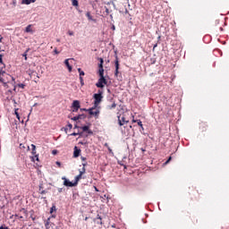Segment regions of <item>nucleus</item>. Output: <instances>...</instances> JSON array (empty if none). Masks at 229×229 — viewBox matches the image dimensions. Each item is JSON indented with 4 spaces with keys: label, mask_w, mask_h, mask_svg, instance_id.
<instances>
[{
    "label": "nucleus",
    "mask_w": 229,
    "mask_h": 229,
    "mask_svg": "<svg viewBox=\"0 0 229 229\" xmlns=\"http://www.w3.org/2000/svg\"><path fill=\"white\" fill-rule=\"evenodd\" d=\"M64 188H58V192H63Z\"/></svg>",
    "instance_id": "c03bdc74"
},
{
    "label": "nucleus",
    "mask_w": 229,
    "mask_h": 229,
    "mask_svg": "<svg viewBox=\"0 0 229 229\" xmlns=\"http://www.w3.org/2000/svg\"><path fill=\"white\" fill-rule=\"evenodd\" d=\"M68 35L70 37H72V35H74V32L72 30H68Z\"/></svg>",
    "instance_id": "cd10ccee"
},
{
    "label": "nucleus",
    "mask_w": 229,
    "mask_h": 229,
    "mask_svg": "<svg viewBox=\"0 0 229 229\" xmlns=\"http://www.w3.org/2000/svg\"><path fill=\"white\" fill-rule=\"evenodd\" d=\"M53 212H56V206L53 205L50 208V214H53Z\"/></svg>",
    "instance_id": "412c9836"
},
{
    "label": "nucleus",
    "mask_w": 229,
    "mask_h": 229,
    "mask_svg": "<svg viewBox=\"0 0 229 229\" xmlns=\"http://www.w3.org/2000/svg\"><path fill=\"white\" fill-rule=\"evenodd\" d=\"M32 149H37V147L34 144H31Z\"/></svg>",
    "instance_id": "37998d69"
},
{
    "label": "nucleus",
    "mask_w": 229,
    "mask_h": 229,
    "mask_svg": "<svg viewBox=\"0 0 229 229\" xmlns=\"http://www.w3.org/2000/svg\"><path fill=\"white\" fill-rule=\"evenodd\" d=\"M3 72H3V70H0V74H3Z\"/></svg>",
    "instance_id": "bf43d9fd"
},
{
    "label": "nucleus",
    "mask_w": 229,
    "mask_h": 229,
    "mask_svg": "<svg viewBox=\"0 0 229 229\" xmlns=\"http://www.w3.org/2000/svg\"><path fill=\"white\" fill-rule=\"evenodd\" d=\"M0 81L1 83H4V79H3V77H0Z\"/></svg>",
    "instance_id": "79ce46f5"
},
{
    "label": "nucleus",
    "mask_w": 229,
    "mask_h": 229,
    "mask_svg": "<svg viewBox=\"0 0 229 229\" xmlns=\"http://www.w3.org/2000/svg\"><path fill=\"white\" fill-rule=\"evenodd\" d=\"M13 4L15 5V4H17V2H16V1H13Z\"/></svg>",
    "instance_id": "5fc2aeb1"
},
{
    "label": "nucleus",
    "mask_w": 229,
    "mask_h": 229,
    "mask_svg": "<svg viewBox=\"0 0 229 229\" xmlns=\"http://www.w3.org/2000/svg\"><path fill=\"white\" fill-rule=\"evenodd\" d=\"M96 106H93V107L88 109L87 111L89 112V115H94L95 117H99V110L96 109Z\"/></svg>",
    "instance_id": "7ed1b4c3"
},
{
    "label": "nucleus",
    "mask_w": 229,
    "mask_h": 229,
    "mask_svg": "<svg viewBox=\"0 0 229 229\" xmlns=\"http://www.w3.org/2000/svg\"><path fill=\"white\" fill-rule=\"evenodd\" d=\"M18 87L20 89H24L26 87V85H24L23 83H20V84H18Z\"/></svg>",
    "instance_id": "bb28decb"
},
{
    "label": "nucleus",
    "mask_w": 229,
    "mask_h": 229,
    "mask_svg": "<svg viewBox=\"0 0 229 229\" xmlns=\"http://www.w3.org/2000/svg\"><path fill=\"white\" fill-rule=\"evenodd\" d=\"M87 219H89L88 217L85 218V221H87Z\"/></svg>",
    "instance_id": "774afa93"
},
{
    "label": "nucleus",
    "mask_w": 229,
    "mask_h": 229,
    "mask_svg": "<svg viewBox=\"0 0 229 229\" xmlns=\"http://www.w3.org/2000/svg\"><path fill=\"white\" fill-rule=\"evenodd\" d=\"M157 44H156V45H154L153 49H155V47H157Z\"/></svg>",
    "instance_id": "052dcab7"
},
{
    "label": "nucleus",
    "mask_w": 229,
    "mask_h": 229,
    "mask_svg": "<svg viewBox=\"0 0 229 229\" xmlns=\"http://www.w3.org/2000/svg\"><path fill=\"white\" fill-rule=\"evenodd\" d=\"M0 42H3V37H0Z\"/></svg>",
    "instance_id": "6e6d98bb"
},
{
    "label": "nucleus",
    "mask_w": 229,
    "mask_h": 229,
    "mask_svg": "<svg viewBox=\"0 0 229 229\" xmlns=\"http://www.w3.org/2000/svg\"><path fill=\"white\" fill-rule=\"evenodd\" d=\"M67 126H68L69 130H72V123H68Z\"/></svg>",
    "instance_id": "473e14b6"
},
{
    "label": "nucleus",
    "mask_w": 229,
    "mask_h": 229,
    "mask_svg": "<svg viewBox=\"0 0 229 229\" xmlns=\"http://www.w3.org/2000/svg\"><path fill=\"white\" fill-rule=\"evenodd\" d=\"M138 126H140V128L144 130V127H142V122L140 120H138Z\"/></svg>",
    "instance_id": "a878e982"
},
{
    "label": "nucleus",
    "mask_w": 229,
    "mask_h": 229,
    "mask_svg": "<svg viewBox=\"0 0 229 229\" xmlns=\"http://www.w3.org/2000/svg\"><path fill=\"white\" fill-rule=\"evenodd\" d=\"M37 0H21V4H31V3H36Z\"/></svg>",
    "instance_id": "ddd939ff"
},
{
    "label": "nucleus",
    "mask_w": 229,
    "mask_h": 229,
    "mask_svg": "<svg viewBox=\"0 0 229 229\" xmlns=\"http://www.w3.org/2000/svg\"><path fill=\"white\" fill-rule=\"evenodd\" d=\"M52 217H56V216H55V215H52Z\"/></svg>",
    "instance_id": "69168bd1"
},
{
    "label": "nucleus",
    "mask_w": 229,
    "mask_h": 229,
    "mask_svg": "<svg viewBox=\"0 0 229 229\" xmlns=\"http://www.w3.org/2000/svg\"><path fill=\"white\" fill-rule=\"evenodd\" d=\"M109 153H111L112 155H114V151H112V148H110V147L107 148Z\"/></svg>",
    "instance_id": "e433bc0d"
},
{
    "label": "nucleus",
    "mask_w": 229,
    "mask_h": 229,
    "mask_svg": "<svg viewBox=\"0 0 229 229\" xmlns=\"http://www.w3.org/2000/svg\"><path fill=\"white\" fill-rule=\"evenodd\" d=\"M98 221H101V220H102L101 216H99V215L97 216L95 221H98Z\"/></svg>",
    "instance_id": "c85d7f7f"
},
{
    "label": "nucleus",
    "mask_w": 229,
    "mask_h": 229,
    "mask_svg": "<svg viewBox=\"0 0 229 229\" xmlns=\"http://www.w3.org/2000/svg\"><path fill=\"white\" fill-rule=\"evenodd\" d=\"M72 108H80V101L79 100H74L72 102Z\"/></svg>",
    "instance_id": "4468645a"
},
{
    "label": "nucleus",
    "mask_w": 229,
    "mask_h": 229,
    "mask_svg": "<svg viewBox=\"0 0 229 229\" xmlns=\"http://www.w3.org/2000/svg\"><path fill=\"white\" fill-rule=\"evenodd\" d=\"M113 30H115V26H113Z\"/></svg>",
    "instance_id": "338daca9"
},
{
    "label": "nucleus",
    "mask_w": 229,
    "mask_h": 229,
    "mask_svg": "<svg viewBox=\"0 0 229 229\" xmlns=\"http://www.w3.org/2000/svg\"><path fill=\"white\" fill-rule=\"evenodd\" d=\"M104 60H103V58H100V64H99V65H101V67H103V64H104Z\"/></svg>",
    "instance_id": "f704fd0d"
},
{
    "label": "nucleus",
    "mask_w": 229,
    "mask_h": 229,
    "mask_svg": "<svg viewBox=\"0 0 229 229\" xmlns=\"http://www.w3.org/2000/svg\"><path fill=\"white\" fill-rule=\"evenodd\" d=\"M54 53H55V55H60V52L56 48H55Z\"/></svg>",
    "instance_id": "72a5a7b5"
},
{
    "label": "nucleus",
    "mask_w": 229,
    "mask_h": 229,
    "mask_svg": "<svg viewBox=\"0 0 229 229\" xmlns=\"http://www.w3.org/2000/svg\"><path fill=\"white\" fill-rule=\"evenodd\" d=\"M26 33H33V30L31 29V25H28L25 29Z\"/></svg>",
    "instance_id": "2eb2a0df"
},
{
    "label": "nucleus",
    "mask_w": 229,
    "mask_h": 229,
    "mask_svg": "<svg viewBox=\"0 0 229 229\" xmlns=\"http://www.w3.org/2000/svg\"><path fill=\"white\" fill-rule=\"evenodd\" d=\"M50 219H51V217L47 218V222L45 224V226H46L47 229L49 228V221H50Z\"/></svg>",
    "instance_id": "5701e85b"
},
{
    "label": "nucleus",
    "mask_w": 229,
    "mask_h": 229,
    "mask_svg": "<svg viewBox=\"0 0 229 229\" xmlns=\"http://www.w3.org/2000/svg\"><path fill=\"white\" fill-rule=\"evenodd\" d=\"M22 218H23V216H19V219H22Z\"/></svg>",
    "instance_id": "680f3d73"
},
{
    "label": "nucleus",
    "mask_w": 229,
    "mask_h": 229,
    "mask_svg": "<svg viewBox=\"0 0 229 229\" xmlns=\"http://www.w3.org/2000/svg\"><path fill=\"white\" fill-rule=\"evenodd\" d=\"M78 128H81V127H80V126H78V125H74V129H75V130L78 129Z\"/></svg>",
    "instance_id": "de8ad7c7"
},
{
    "label": "nucleus",
    "mask_w": 229,
    "mask_h": 229,
    "mask_svg": "<svg viewBox=\"0 0 229 229\" xmlns=\"http://www.w3.org/2000/svg\"><path fill=\"white\" fill-rule=\"evenodd\" d=\"M105 146H106V148H108V143H106Z\"/></svg>",
    "instance_id": "13d9d810"
},
{
    "label": "nucleus",
    "mask_w": 229,
    "mask_h": 229,
    "mask_svg": "<svg viewBox=\"0 0 229 229\" xmlns=\"http://www.w3.org/2000/svg\"><path fill=\"white\" fill-rule=\"evenodd\" d=\"M65 133H67V127L64 128Z\"/></svg>",
    "instance_id": "603ef678"
},
{
    "label": "nucleus",
    "mask_w": 229,
    "mask_h": 229,
    "mask_svg": "<svg viewBox=\"0 0 229 229\" xmlns=\"http://www.w3.org/2000/svg\"><path fill=\"white\" fill-rule=\"evenodd\" d=\"M53 155H56V150L52 151Z\"/></svg>",
    "instance_id": "8fccbe9b"
},
{
    "label": "nucleus",
    "mask_w": 229,
    "mask_h": 229,
    "mask_svg": "<svg viewBox=\"0 0 229 229\" xmlns=\"http://www.w3.org/2000/svg\"><path fill=\"white\" fill-rule=\"evenodd\" d=\"M72 6H78V0H72Z\"/></svg>",
    "instance_id": "b1692460"
},
{
    "label": "nucleus",
    "mask_w": 229,
    "mask_h": 229,
    "mask_svg": "<svg viewBox=\"0 0 229 229\" xmlns=\"http://www.w3.org/2000/svg\"><path fill=\"white\" fill-rule=\"evenodd\" d=\"M86 171H87V169H85V168H81V169L79 170L80 174L77 176H75V182H74L76 183V185H78V181L81 179L83 174H85Z\"/></svg>",
    "instance_id": "39448f33"
},
{
    "label": "nucleus",
    "mask_w": 229,
    "mask_h": 229,
    "mask_svg": "<svg viewBox=\"0 0 229 229\" xmlns=\"http://www.w3.org/2000/svg\"><path fill=\"white\" fill-rule=\"evenodd\" d=\"M72 137H76L77 135H80V136H81V135H83V132H73V133H72V134H70Z\"/></svg>",
    "instance_id": "aec40b11"
},
{
    "label": "nucleus",
    "mask_w": 229,
    "mask_h": 229,
    "mask_svg": "<svg viewBox=\"0 0 229 229\" xmlns=\"http://www.w3.org/2000/svg\"><path fill=\"white\" fill-rule=\"evenodd\" d=\"M81 153V149L78 148L76 146L74 147L73 150V157L74 158H78L80 157V154Z\"/></svg>",
    "instance_id": "0eeeda50"
},
{
    "label": "nucleus",
    "mask_w": 229,
    "mask_h": 229,
    "mask_svg": "<svg viewBox=\"0 0 229 229\" xmlns=\"http://www.w3.org/2000/svg\"><path fill=\"white\" fill-rule=\"evenodd\" d=\"M140 150L144 153V151H146V149L145 148H140Z\"/></svg>",
    "instance_id": "864d4df0"
},
{
    "label": "nucleus",
    "mask_w": 229,
    "mask_h": 229,
    "mask_svg": "<svg viewBox=\"0 0 229 229\" xmlns=\"http://www.w3.org/2000/svg\"><path fill=\"white\" fill-rule=\"evenodd\" d=\"M64 64L68 68L69 72H72V66H71V64H69V59H65Z\"/></svg>",
    "instance_id": "f8f14e48"
},
{
    "label": "nucleus",
    "mask_w": 229,
    "mask_h": 229,
    "mask_svg": "<svg viewBox=\"0 0 229 229\" xmlns=\"http://www.w3.org/2000/svg\"><path fill=\"white\" fill-rule=\"evenodd\" d=\"M81 130H82V131H87L89 135H92V133H94L91 130L89 129V125L81 127Z\"/></svg>",
    "instance_id": "9d476101"
},
{
    "label": "nucleus",
    "mask_w": 229,
    "mask_h": 229,
    "mask_svg": "<svg viewBox=\"0 0 229 229\" xmlns=\"http://www.w3.org/2000/svg\"><path fill=\"white\" fill-rule=\"evenodd\" d=\"M87 165H88V163H87L86 161H84V162L82 163V169H83V168L85 169V167H87Z\"/></svg>",
    "instance_id": "c756f323"
},
{
    "label": "nucleus",
    "mask_w": 229,
    "mask_h": 229,
    "mask_svg": "<svg viewBox=\"0 0 229 229\" xmlns=\"http://www.w3.org/2000/svg\"><path fill=\"white\" fill-rule=\"evenodd\" d=\"M171 160H172V157H169V158L165 162V165H166V164H168L169 162H171Z\"/></svg>",
    "instance_id": "2f4dec72"
},
{
    "label": "nucleus",
    "mask_w": 229,
    "mask_h": 229,
    "mask_svg": "<svg viewBox=\"0 0 229 229\" xmlns=\"http://www.w3.org/2000/svg\"><path fill=\"white\" fill-rule=\"evenodd\" d=\"M111 4H113V6L115 7V4H114V2H112Z\"/></svg>",
    "instance_id": "4d7b16f0"
},
{
    "label": "nucleus",
    "mask_w": 229,
    "mask_h": 229,
    "mask_svg": "<svg viewBox=\"0 0 229 229\" xmlns=\"http://www.w3.org/2000/svg\"><path fill=\"white\" fill-rule=\"evenodd\" d=\"M30 217H31V219H32V221H35V216H30Z\"/></svg>",
    "instance_id": "09e8293b"
},
{
    "label": "nucleus",
    "mask_w": 229,
    "mask_h": 229,
    "mask_svg": "<svg viewBox=\"0 0 229 229\" xmlns=\"http://www.w3.org/2000/svg\"><path fill=\"white\" fill-rule=\"evenodd\" d=\"M56 165H58L59 167L62 165V163H60L59 161L55 162Z\"/></svg>",
    "instance_id": "a19ab883"
},
{
    "label": "nucleus",
    "mask_w": 229,
    "mask_h": 229,
    "mask_svg": "<svg viewBox=\"0 0 229 229\" xmlns=\"http://www.w3.org/2000/svg\"><path fill=\"white\" fill-rule=\"evenodd\" d=\"M81 159L82 160V162H85L87 160V157H81Z\"/></svg>",
    "instance_id": "4c0bfd02"
},
{
    "label": "nucleus",
    "mask_w": 229,
    "mask_h": 229,
    "mask_svg": "<svg viewBox=\"0 0 229 229\" xmlns=\"http://www.w3.org/2000/svg\"><path fill=\"white\" fill-rule=\"evenodd\" d=\"M98 225H103V222L101 220H97Z\"/></svg>",
    "instance_id": "ea45409f"
},
{
    "label": "nucleus",
    "mask_w": 229,
    "mask_h": 229,
    "mask_svg": "<svg viewBox=\"0 0 229 229\" xmlns=\"http://www.w3.org/2000/svg\"><path fill=\"white\" fill-rule=\"evenodd\" d=\"M83 71H81V68H78V72H82Z\"/></svg>",
    "instance_id": "49530a36"
},
{
    "label": "nucleus",
    "mask_w": 229,
    "mask_h": 229,
    "mask_svg": "<svg viewBox=\"0 0 229 229\" xmlns=\"http://www.w3.org/2000/svg\"><path fill=\"white\" fill-rule=\"evenodd\" d=\"M106 13H110V10H108V8H106Z\"/></svg>",
    "instance_id": "a18cd8bd"
},
{
    "label": "nucleus",
    "mask_w": 229,
    "mask_h": 229,
    "mask_svg": "<svg viewBox=\"0 0 229 229\" xmlns=\"http://www.w3.org/2000/svg\"><path fill=\"white\" fill-rule=\"evenodd\" d=\"M62 180H64V187H76V182H72L69 181V179H66L65 177H62Z\"/></svg>",
    "instance_id": "20e7f679"
},
{
    "label": "nucleus",
    "mask_w": 229,
    "mask_h": 229,
    "mask_svg": "<svg viewBox=\"0 0 229 229\" xmlns=\"http://www.w3.org/2000/svg\"><path fill=\"white\" fill-rule=\"evenodd\" d=\"M86 16L88 17L89 21H93L92 15L90 14V13H87Z\"/></svg>",
    "instance_id": "4be33fe9"
},
{
    "label": "nucleus",
    "mask_w": 229,
    "mask_h": 229,
    "mask_svg": "<svg viewBox=\"0 0 229 229\" xmlns=\"http://www.w3.org/2000/svg\"><path fill=\"white\" fill-rule=\"evenodd\" d=\"M37 105H38V103H35V104H34V106H37Z\"/></svg>",
    "instance_id": "e2e57ef3"
},
{
    "label": "nucleus",
    "mask_w": 229,
    "mask_h": 229,
    "mask_svg": "<svg viewBox=\"0 0 229 229\" xmlns=\"http://www.w3.org/2000/svg\"><path fill=\"white\" fill-rule=\"evenodd\" d=\"M24 214H28V211L26 209H22Z\"/></svg>",
    "instance_id": "3c124183"
},
{
    "label": "nucleus",
    "mask_w": 229,
    "mask_h": 229,
    "mask_svg": "<svg viewBox=\"0 0 229 229\" xmlns=\"http://www.w3.org/2000/svg\"><path fill=\"white\" fill-rule=\"evenodd\" d=\"M114 67H115L114 76H118L119 75V57H117V55L115 56Z\"/></svg>",
    "instance_id": "423d86ee"
},
{
    "label": "nucleus",
    "mask_w": 229,
    "mask_h": 229,
    "mask_svg": "<svg viewBox=\"0 0 229 229\" xmlns=\"http://www.w3.org/2000/svg\"><path fill=\"white\" fill-rule=\"evenodd\" d=\"M78 110H80V108L73 107L72 112H78Z\"/></svg>",
    "instance_id": "58836bf2"
},
{
    "label": "nucleus",
    "mask_w": 229,
    "mask_h": 229,
    "mask_svg": "<svg viewBox=\"0 0 229 229\" xmlns=\"http://www.w3.org/2000/svg\"><path fill=\"white\" fill-rule=\"evenodd\" d=\"M28 53H30V48H27V50L22 54L25 60H28Z\"/></svg>",
    "instance_id": "f3484780"
},
{
    "label": "nucleus",
    "mask_w": 229,
    "mask_h": 229,
    "mask_svg": "<svg viewBox=\"0 0 229 229\" xmlns=\"http://www.w3.org/2000/svg\"><path fill=\"white\" fill-rule=\"evenodd\" d=\"M93 98L94 100V106L95 108H98V106H99V103H101V101H103V91H101V89H99L98 91V93H95L93 95Z\"/></svg>",
    "instance_id": "f257e3e1"
},
{
    "label": "nucleus",
    "mask_w": 229,
    "mask_h": 229,
    "mask_svg": "<svg viewBox=\"0 0 229 229\" xmlns=\"http://www.w3.org/2000/svg\"><path fill=\"white\" fill-rule=\"evenodd\" d=\"M81 76H85V72H80V78H81Z\"/></svg>",
    "instance_id": "c9c22d12"
},
{
    "label": "nucleus",
    "mask_w": 229,
    "mask_h": 229,
    "mask_svg": "<svg viewBox=\"0 0 229 229\" xmlns=\"http://www.w3.org/2000/svg\"><path fill=\"white\" fill-rule=\"evenodd\" d=\"M106 83V79H105V77H100L98 81L96 83V87H98V89H104Z\"/></svg>",
    "instance_id": "f03ea898"
},
{
    "label": "nucleus",
    "mask_w": 229,
    "mask_h": 229,
    "mask_svg": "<svg viewBox=\"0 0 229 229\" xmlns=\"http://www.w3.org/2000/svg\"><path fill=\"white\" fill-rule=\"evenodd\" d=\"M125 123H128V121H126L124 116H123L122 118H121V116H118V124H119V126H124Z\"/></svg>",
    "instance_id": "6e6552de"
},
{
    "label": "nucleus",
    "mask_w": 229,
    "mask_h": 229,
    "mask_svg": "<svg viewBox=\"0 0 229 229\" xmlns=\"http://www.w3.org/2000/svg\"><path fill=\"white\" fill-rule=\"evenodd\" d=\"M98 75L100 78L105 77V69H103V66L101 64H98Z\"/></svg>",
    "instance_id": "1a4fd4ad"
},
{
    "label": "nucleus",
    "mask_w": 229,
    "mask_h": 229,
    "mask_svg": "<svg viewBox=\"0 0 229 229\" xmlns=\"http://www.w3.org/2000/svg\"><path fill=\"white\" fill-rule=\"evenodd\" d=\"M56 42H60V39L57 38V39H56Z\"/></svg>",
    "instance_id": "0e129e2a"
},
{
    "label": "nucleus",
    "mask_w": 229,
    "mask_h": 229,
    "mask_svg": "<svg viewBox=\"0 0 229 229\" xmlns=\"http://www.w3.org/2000/svg\"><path fill=\"white\" fill-rule=\"evenodd\" d=\"M115 106H117V104L113 103L112 106H111V107H110V109L112 110L113 108H115Z\"/></svg>",
    "instance_id": "7c9ffc66"
},
{
    "label": "nucleus",
    "mask_w": 229,
    "mask_h": 229,
    "mask_svg": "<svg viewBox=\"0 0 229 229\" xmlns=\"http://www.w3.org/2000/svg\"><path fill=\"white\" fill-rule=\"evenodd\" d=\"M32 155H34L36 160L38 161V155H37V149H32Z\"/></svg>",
    "instance_id": "a211bd4d"
},
{
    "label": "nucleus",
    "mask_w": 229,
    "mask_h": 229,
    "mask_svg": "<svg viewBox=\"0 0 229 229\" xmlns=\"http://www.w3.org/2000/svg\"><path fill=\"white\" fill-rule=\"evenodd\" d=\"M80 81H81V87H83V85H85V82L83 81V77H80Z\"/></svg>",
    "instance_id": "393cba45"
},
{
    "label": "nucleus",
    "mask_w": 229,
    "mask_h": 229,
    "mask_svg": "<svg viewBox=\"0 0 229 229\" xmlns=\"http://www.w3.org/2000/svg\"><path fill=\"white\" fill-rule=\"evenodd\" d=\"M19 110V108H16L15 111H14V114L18 119V121H21V115L19 114V112H17Z\"/></svg>",
    "instance_id": "6ab92c4d"
},
{
    "label": "nucleus",
    "mask_w": 229,
    "mask_h": 229,
    "mask_svg": "<svg viewBox=\"0 0 229 229\" xmlns=\"http://www.w3.org/2000/svg\"><path fill=\"white\" fill-rule=\"evenodd\" d=\"M72 121H80V119H85V114H79L77 116L72 117Z\"/></svg>",
    "instance_id": "9b49d317"
},
{
    "label": "nucleus",
    "mask_w": 229,
    "mask_h": 229,
    "mask_svg": "<svg viewBox=\"0 0 229 229\" xmlns=\"http://www.w3.org/2000/svg\"><path fill=\"white\" fill-rule=\"evenodd\" d=\"M0 69H4V63H3V55L0 54Z\"/></svg>",
    "instance_id": "dca6fc26"
}]
</instances>
